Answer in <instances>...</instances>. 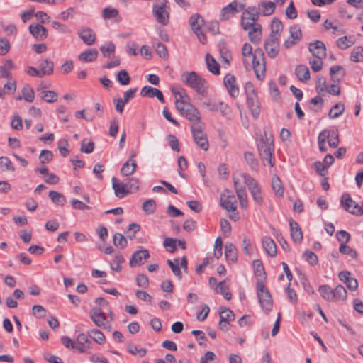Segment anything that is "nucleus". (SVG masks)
<instances>
[{
	"label": "nucleus",
	"mask_w": 363,
	"mask_h": 363,
	"mask_svg": "<svg viewBox=\"0 0 363 363\" xmlns=\"http://www.w3.org/2000/svg\"><path fill=\"white\" fill-rule=\"evenodd\" d=\"M242 55L245 66L250 65V62L252 60V67L257 78L259 80L263 79L265 76L266 65L262 49L259 48L253 52L252 45L246 43L242 45Z\"/></svg>",
	"instance_id": "f257e3e1"
},
{
	"label": "nucleus",
	"mask_w": 363,
	"mask_h": 363,
	"mask_svg": "<svg viewBox=\"0 0 363 363\" xmlns=\"http://www.w3.org/2000/svg\"><path fill=\"white\" fill-rule=\"evenodd\" d=\"M181 79L183 84L199 94L205 96L207 94L208 84L199 74L194 71L185 72L182 74Z\"/></svg>",
	"instance_id": "f03ea898"
},
{
	"label": "nucleus",
	"mask_w": 363,
	"mask_h": 363,
	"mask_svg": "<svg viewBox=\"0 0 363 363\" xmlns=\"http://www.w3.org/2000/svg\"><path fill=\"white\" fill-rule=\"evenodd\" d=\"M259 154L264 165L269 164L271 167L274 165V145L272 137L262 138L257 145Z\"/></svg>",
	"instance_id": "7ed1b4c3"
},
{
	"label": "nucleus",
	"mask_w": 363,
	"mask_h": 363,
	"mask_svg": "<svg viewBox=\"0 0 363 363\" xmlns=\"http://www.w3.org/2000/svg\"><path fill=\"white\" fill-rule=\"evenodd\" d=\"M328 141L331 147H337L339 145V133L337 128L324 129L318 135V149L321 152H325L328 150L325 143Z\"/></svg>",
	"instance_id": "20e7f679"
},
{
	"label": "nucleus",
	"mask_w": 363,
	"mask_h": 363,
	"mask_svg": "<svg viewBox=\"0 0 363 363\" xmlns=\"http://www.w3.org/2000/svg\"><path fill=\"white\" fill-rule=\"evenodd\" d=\"M167 0H157L152 6V14L156 21L162 26L168 24L170 8Z\"/></svg>",
	"instance_id": "39448f33"
},
{
	"label": "nucleus",
	"mask_w": 363,
	"mask_h": 363,
	"mask_svg": "<svg viewBox=\"0 0 363 363\" xmlns=\"http://www.w3.org/2000/svg\"><path fill=\"white\" fill-rule=\"evenodd\" d=\"M245 91L247 96V106L254 118H258L261 108L254 86L251 82H247L245 85Z\"/></svg>",
	"instance_id": "423d86ee"
},
{
	"label": "nucleus",
	"mask_w": 363,
	"mask_h": 363,
	"mask_svg": "<svg viewBox=\"0 0 363 363\" xmlns=\"http://www.w3.org/2000/svg\"><path fill=\"white\" fill-rule=\"evenodd\" d=\"M259 13L257 6H251L245 9L241 16V26L242 29L247 30L251 27L257 25L259 20Z\"/></svg>",
	"instance_id": "0eeeda50"
},
{
	"label": "nucleus",
	"mask_w": 363,
	"mask_h": 363,
	"mask_svg": "<svg viewBox=\"0 0 363 363\" xmlns=\"http://www.w3.org/2000/svg\"><path fill=\"white\" fill-rule=\"evenodd\" d=\"M257 294L259 304L263 310L269 312L272 308V298L269 290L265 287L262 281L257 282Z\"/></svg>",
	"instance_id": "6e6552de"
},
{
	"label": "nucleus",
	"mask_w": 363,
	"mask_h": 363,
	"mask_svg": "<svg viewBox=\"0 0 363 363\" xmlns=\"http://www.w3.org/2000/svg\"><path fill=\"white\" fill-rule=\"evenodd\" d=\"M340 205L343 209L355 216L363 215V203L360 205L352 200L350 194L344 193L340 198Z\"/></svg>",
	"instance_id": "1a4fd4ad"
},
{
	"label": "nucleus",
	"mask_w": 363,
	"mask_h": 363,
	"mask_svg": "<svg viewBox=\"0 0 363 363\" xmlns=\"http://www.w3.org/2000/svg\"><path fill=\"white\" fill-rule=\"evenodd\" d=\"M264 49L270 58H275L279 52V38L268 36L264 40Z\"/></svg>",
	"instance_id": "9d476101"
},
{
	"label": "nucleus",
	"mask_w": 363,
	"mask_h": 363,
	"mask_svg": "<svg viewBox=\"0 0 363 363\" xmlns=\"http://www.w3.org/2000/svg\"><path fill=\"white\" fill-rule=\"evenodd\" d=\"M308 50L315 58L323 59L326 57V47L323 41L315 40L310 43Z\"/></svg>",
	"instance_id": "9b49d317"
},
{
	"label": "nucleus",
	"mask_w": 363,
	"mask_h": 363,
	"mask_svg": "<svg viewBox=\"0 0 363 363\" xmlns=\"http://www.w3.org/2000/svg\"><path fill=\"white\" fill-rule=\"evenodd\" d=\"M224 85L228 90V94L233 98H236L239 95V87L236 83V78L231 74H227L223 79Z\"/></svg>",
	"instance_id": "f8f14e48"
},
{
	"label": "nucleus",
	"mask_w": 363,
	"mask_h": 363,
	"mask_svg": "<svg viewBox=\"0 0 363 363\" xmlns=\"http://www.w3.org/2000/svg\"><path fill=\"white\" fill-rule=\"evenodd\" d=\"M150 257L149 251L145 249H140L135 251L131 256L129 264L131 267L140 266Z\"/></svg>",
	"instance_id": "ddd939ff"
},
{
	"label": "nucleus",
	"mask_w": 363,
	"mask_h": 363,
	"mask_svg": "<svg viewBox=\"0 0 363 363\" xmlns=\"http://www.w3.org/2000/svg\"><path fill=\"white\" fill-rule=\"evenodd\" d=\"M77 34L82 41L87 45H92L96 42V34L89 27H82L78 30Z\"/></svg>",
	"instance_id": "4468645a"
},
{
	"label": "nucleus",
	"mask_w": 363,
	"mask_h": 363,
	"mask_svg": "<svg viewBox=\"0 0 363 363\" xmlns=\"http://www.w3.org/2000/svg\"><path fill=\"white\" fill-rule=\"evenodd\" d=\"M339 279L345 283L347 289L350 291H356L358 288V281L354 278L351 277V273L349 271H342L338 274Z\"/></svg>",
	"instance_id": "2eb2a0df"
},
{
	"label": "nucleus",
	"mask_w": 363,
	"mask_h": 363,
	"mask_svg": "<svg viewBox=\"0 0 363 363\" xmlns=\"http://www.w3.org/2000/svg\"><path fill=\"white\" fill-rule=\"evenodd\" d=\"M111 182L112 187L117 197L123 198L130 194V190L128 189L126 183L120 182L116 177H113Z\"/></svg>",
	"instance_id": "dca6fc26"
},
{
	"label": "nucleus",
	"mask_w": 363,
	"mask_h": 363,
	"mask_svg": "<svg viewBox=\"0 0 363 363\" xmlns=\"http://www.w3.org/2000/svg\"><path fill=\"white\" fill-rule=\"evenodd\" d=\"M89 317L94 324L98 327H102L107 320L106 314L102 311L101 308L96 307L92 308L89 312Z\"/></svg>",
	"instance_id": "f3484780"
},
{
	"label": "nucleus",
	"mask_w": 363,
	"mask_h": 363,
	"mask_svg": "<svg viewBox=\"0 0 363 363\" xmlns=\"http://www.w3.org/2000/svg\"><path fill=\"white\" fill-rule=\"evenodd\" d=\"M220 203L221 206L227 211L235 212L236 211L237 201L233 194L226 195L225 194H222L220 196Z\"/></svg>",
	"instance_id": "a211bd4d"
},
{
	"label": "nucleus",
	"mask_w": 363,
	"mask_h": 363,
	"mask_svg": "<svg viewBox=\"0 0 363 363\" xmlns=\"http://www.w3.org/2000/svg\"><path fill=\"white\" fill-rule=\"evenodd\" d=\"M140 96L143 97H157L161 103H164V97L162 92L156 89L149 86H145L142 88L140 91Z\"/></svg>",
	"instance_id": "6ab92c4d"
},
{
	"label": "nucleus",
	"mask_w": 363,
	"mask_h": 363,
	"mask_svg": "<svg viewBox=\"0 0 363 363\" xmlns=\"http://www.w3.org/2000/svg\"><path fill=\"white\" fill-rule=\"evenodd\" d=\"M29 31L35 39L40 40L45 39L48 35V30L43 26L38 23L30 24L29 26Z\"/></svg>",
	"instance_id": "aec40b11"
},
{
	"label": "nucleus",
	"mask_w": 363,
	"mask_h": 363,
	"mask_svg": "<svg viewBox=\"0 0 363 363\" xmlns=\"http://www.w3.org/2000/svg\"><path fill=\"white\" fill-rule=\"evenodd\" d=\"M291 237L294 242H301L303 240L302 230L298 223L293 219L289 220Z\"/></svg>",
	"instance_id": "412c9836"
},
{
	"label": "nucleus",
	"mask_w": 363,
	"mask_h": 363,
	"mask_svg": "<svg viewBox=\"0 0 363 363\" xmlns=\"http://www.w3.org/2000/svg\"><path fill=\"white\" fill-rule=\"evenodd\" d=\"M233 183L240 206L242 208H246L247 206V195L245 188L239 185L238 182L235 179H233Z\"/></svg>",
	"instance_id": "4be33fe9"
},
{
	"label": "nucleus",
	"mask_w": 363,
	"mask_h": 363,
	"mask_svg": "<svg viewBox=\"0 0 363 363\" xmlns=\"http://www.w3.org/2000/svg\"><path fill=\"white\" fill-rule=\"evenodd\" d=\"M257 8L259 13L260 12L262 16H268L274 12L276 5L275 3L272 1H262L259 3Z\"/></svg>",
	"instance_id": "5701e85b"
},
{
	"label": "nucleus",
	"mask_w": 363,
	"mask_h": 363,
	"mask_svg": "<svg viewBox=\"0 0 363 363\" xmlns=\"http://www.w3.org/2000/svg\"><path fill=\"white\" fill-rule=\"evenodd\" d=\"M236 6V1H233L225 7H223L220 13V20L226 21L231 16L237 13V10L235 8Z\"/></svg>",
	"instance_id": "b1692460"
},
{
	"label": "nucleus",
	"mask_w": 363,
	"mask_h": 363,
	"mask_svg": "<svg viewBox=\"0 0 363 363\" xmlns=\"http://www.w3.org/2000/svg\"><path fill=\"white\" fill-rule=\"evenodd\" d=\"M262 244L264 250L270 257L276 256L277 246L274 240L270 237H264L262 240Z\"/></svg>",
	"instance_id": "393cba45"
},
{
	"label": "nucleus",
	"mask_w": 363,
	"mask_h": 363,
	"mask_svg": "<svg viewBox=\"0 0 363 363\" xmlns=\"http://www.w3.org/2000/svg\"><path fill=\"white\" fill-rule=\"evenodd\" d=\"M185 111L182 114L191 123L201 121L200 113L198 109L191 105H187Z\"/></svg>",
	"instance_id": "a878e982"
},
{
	"label": "nucleus",
	"mask_w": 363,
	"mask_h": 363,
	"mask_svg": "<svg viewBox=\"0 0 363 363\" xmlns=\"http://www.w3.org/2000/svg\"><path fill=\"white\" fill-rule=\"evenodd\" d=\"M250 28L248 33L250 40L254 44H259L262 37V26L257 24Z\"/></svg>",
	"instance_id": "bb28decb"
},
{
	"label": "nucleus",
	"mask_w": 363,
	"mask_h": 363,
	"mask_svg": "<svg viewBox=\"0 0 363 363\" xmlns=\"http://www.w3.org/2000/svg\"><path fill=\"white\" fill-rule=\"evenodd\" d=\"M189 24L194 33H196L204 24V19L200 14L194 13L189 18Z\"/></svg>",
	"instance_id": "cd10ccee"
},
{
	"label": "nucleus",
	"mask_w": 363,
	"mask_h": 363,
	"mask_svg": "<svg viewBox=\"0 0 363 363\" xmlns=\"http://www.w3.org/2000/svg\"><path fill=\"white\" fill-rule=\"evenodd\" d=\"M206 63L207 65V68L213 74H220V65L216 61L214 57L207 53L206 55Z\"/></svg>",
	"instance_id": "c85d7f7f"
},
{
	"label": "nucleus",
	"mask_w": 363,
	"mask_h": 363,
	"mask_svg": "<svg viewBox=\"0 0 363 363\" xmlns=\"http://www.w3.org/2000/svg\"><path fill=\"white\" fill-rule=\"evenodd\" d=\"M98 57V51L96 49H88L82 52L78 58L83 62H91L96 60Z\"/></svg>",
	"instance_id": "c756f323"
},
{
	"label": "nucleus",
	"mask_w": 363,
	"mask_h": 363,
	"mask_svg": "<svg viewBox=\"0 0 363 363\" xmlns=\"http://www.w3.org/2000/svg\"><path fill=\"white\" fill-rule=\"evenodd\" d=\"M225 255L228 261L235 262L238 259V252L235 246L231 242H227L225 246Z\"/></svg>",
	"instance_id": "7c9ffc66"
},
{
	"label": "nucleus",
	"mask_w": 363,
	"mask_h": 363,
	"mask_svg": "<svg viewBox=\"0 0 363 363\" xmlns=\"http://www.w3.org/2000/svg\"><path fill=\"white\" fill-rule=\"evenodd\" d=\"M295 74L301 82H306L310 79V71L307 66L299 65L295 69Z\"/></svg>",
	"instance_id": "2f4dec72"
},
{
	"label": "nucleus",
	"mask_w": 363,
	"mask_h": 363,
	"mask_svg": "<svg viewBox=\"0 0 363 363\" xmlns=\"http://www.w3.org/2000/svg\"><path fill=\"white\" fill-rule=\"evenodd\" d=\"M22 96H18L16 97L17 100L24 99L27 102H33L35 99V92L33 88H31L29 85H26L23 87L22 90Z\"/></svg>",
	"instance_id": "473e14b6"
},
{
	"label": "nucleus",
	"mask_w": 363,
	"mask_h": 363,
	"mask_svg": "<svg viewBox=\"0 0 363 363\" xmlns=\"http://www.w3.org/2000/svg\"><path fill=\"white\" fill-rule=\"evenodd\" d=\"M137 164L135 160L130 159L123 164L121 172L125 176H130L135 172Z\"/></svg>",
	"instance_id": "72a5a7b5"
},
{
	"label": "nucleus",
	"mask_w": 363,
	"mask_h": 363,
	"mask_svg": "<svg viewBox=\"0 0 363 363\" xmlns=\"http://www.w3.org/2000/svg\"><path fill=\"white\" fill-rule=\"evenodd\" d=\"M283 28L284 26L281 21L279 19L274 18L271 23V34L269 36H274L279 38Z\"/></svg>",
	"instance_id": "f704fd0d"
},
{
	"label": "nucleus",
	"mask_w": 363,
	"mask_h": 363,
	"mask_svg": "<svg viewBox=\"0 0 363 363\" xmlns=\"http://www.w3.org/2000/svg\"><path fill=\"white\" fill-rule=\"evenodd\" d=\"M40 72L43 76L50 75L53 73L54 64L47 59L41 60L40 62Z\"/></svg>",
	"instance_id": "c9c22d12"
},
{
	"label": "nucleus",
	"mask_w": 363,
	"mask_h": 363,
	"mask_svg": "<svg viewBox=\"0 0 363 363\" xmlns=\"http://www.w3.org/2000/svg\"><path fill=\"white\" fill-rule=\"evenodd\" d=\"M318 291L321 296L328 301H334L333 289L328 285H321L318 288Z\"/></svg>",
	"instance_id": "e433bc0d"
},
{
	"label": "nucleus",
	"mask_w": 363,
	"mask_h": 363,
	"mask_svg": "<svg viewBox=\"0 0 363 363\" xmlns=\"http://www.w3.org/2000/svg\"><path fill=\"white\" fill-rule=\"evenodd\" d=\"M354 43L352 37L343 36L336 40V45L341 50H345L352 47Z\"/></svg>",
	"instance_id": "4c0bfd02"
},
{
	"label": "nucleus",
	"mask_w": 363,
	"mask_h": 363,
	"mask_svg": "<svg viewBox=\"0 0 363 363\" xmlns=\"http://www.w3.org/2000/svg\"><path fill=\"white\" fill-rule=\"evenodd\" d=\"M89 337L99 345L104 344L106 337L104 333L98 329H93L88 331Z\"/></svg>",
	"instance_id": "58836bf2"
},
{
	"label": "nucleus",
	"mask_w": 363,
	"mask_h": 363,
	"mask_svg": "<svg viewBox=\"0 0 363 363\" xmlns=\"http://www.w3.org/2000/svg\"><path fill=\"white\" fill-rule=\"evenodd\" d=\"M87 336L84 333H80L77 335L76 340L75 349L80 353H89V351H86L85 345L87 343Z\"/></svg>",
	"instance_id": "ea45409f"
},
{
	"label": "nucleus",
	"mask_w": 363,
	"mask_h": 363,
	"mask_svg": "<svg viewBox=\"0 0 363 363\" xmlns=\"http://www.w3.org/2000/svg\"><path fill=\"white\" fill-rule=\"evenodd\" d=\"M49 197L53 203L61 206H64L67 201L63 194L53 190L49 192Z\"/></svg>",
	"instance_id": "a19ab883"
},
{
	"label": "nucleus",
	"mask_w": 363,
	"mask_h": 363,
	"mask_svg": "<svg viewBox=\"0 0 363 363\" xmlns=\"http://www.w3.org/2000/svg\"><path fill=\"white\" fill-rule=\"evenodd\" d=\"M195 143L202 150L206 151L209 147V143L206 133L193 136Z\"/></svg>",
	"instance_id": "79ce46f5"
},
{
	"label": "nucleus",
	"mask_w": 363,
	"mask_h": 363,
	"mask_svg": "<svg viewBox=\"0 0 363 363\" xmlns=\"http://www.w3.org/2000/svg\"><path fill=\"white\" fill-rule=\"evenodd\" d=\"M340 71H343V67L340 65H335L330 67V74L332 81L338 83L342 79L344 74H340L339 72Z\"/></svg>",
	"instance_id": "37998d69"
},
{
	"label": "nucleus",
	"mask_w": 363,
	"mask_h": 363,
	"mask_svg": "<svg viewBox=\"0 0 363 363\" xmlns=\"http://www.w3.org/2000/svg\"><path fill=\"white\" fill-rule=\"evenodd\" d=\"M272 186L277 196L279 197L283 196L284 187L282 185V182L278 176L274 175L272 177Z\"/></svg>",
	"instance_id": "c03bdc74"
},
{
	"label": "nucleus",
	"mask_w": 363,
	"mask_h": 363,
	"mask_svg": "<svg viewBox=\"0 0 363 363\" xmlns=\"http://www.w3.org/2000/svg\"><path fill=\"white\" fill-rule=\"evenodd\" d=\"M345 111V105L342 103L335 104L328 113L330 118H336L340 116Z\"/></svg>",
	"instance_id": "a18cd8bd"
},
{
	"label": "nucleus",
	"mask_w": 363,
	"mask_h": 363,
	"mask_svg": "<svg viewBox=\"0 0 363 363\" xmlns=\"http://www.w3.org/2000/svg\"><path fill=\"white\" fill-rule=\"evenodd\" d=\"M350 58L354 62H363V46L354 47L351 52Z\"/></svg>",
	"instance_id": "49530a36"
},
{
	"label": "nucleus",
	"mask_w": 363,
	"mask_h": 363,
	"mask_svg": "<svg viewBox=\"0 0 363 363\" xmlns=\"http://www.w3.org/2000/svg\"><path fill=\"white\" fill-rule=\"evenodd\" d=\"M216 293H220L226 300H230L232 294L229 291L228 286L225 284V281L218 284L216 288Z\"/></svg>",
	"instance_id": "de8ad7c7"
},
{
	"label": "nucleus",
	"mask_w": 363,
	"mask_h": 363,
	"mask_svg": "<svg viewBox=\"0 0 363 363\" xmlns=\"http://www.w3.org/2000/svg\"><path fill=\"white\" fill-rule=\"evenodd\" d=\"M244 157L247 164L250 167L251 169L253 171H257L258 169V161L255 155L250 152H246L244 154Z\"/></svg>",
	"instance_id": "09e8293b"
},
{
	"label": "nucleus",
	"mask_w": 363,
	"mask_h": 363,
	"mask_svg": "<svg viewBox=\"0 0 363 363\" xmlns=\"http://www.w3.org/2000/svg\"><path fill=\"white\" fill-rule=\"evenodd\" d=\"M0 169L1 171H11L14 172L15 167H13L11 160L6 156L0 157Z\"/></svg>",
	"instance_id": "8fccbe9b"
},
{
	"label": "nucleus",
	"mask_w": 363,
	"mask_h": 363,
	"mask_svg": "<svg viewBox=\"0 0 363 363\" xmlns=\"http://www.w3.org/2000/svg\"><path fill=\"white\" fill-rule=\"evenodd\" d=\"M334 294V301L338 300H345L347 296V292L346 289L342 285H337L333 289Z\"/></svg>",
	"instance_id": "3c124183"
},
{
	"label": "nucleus",
	"mask_w": 363,
	"mask_h": 363,
	"mask_svg": "<svg viewBox=\"0 0 363 363\" xmlns=\"http://www.w3.org/2000/svg\"><path fill=\"white\" fill-rule=\"evenodd\" d=\"M315 89L319 94H323L324 92L327 91L326 80L323 76H317Z\"/></svg>",
	"instance_id": "603ef678"
},
{
	"label": "nucleus",
	"mask_w": 363,
	"mask_h": 363,
	"mask_svg": "<svg viewBox=\"0 0 363 363\" xmlns=\"http://www.w3.org/2000/svg\"><path fill=\"white\" fill-rule=\"evenodd\" d=\"M58 95L54 91H43L40 93V98L48 103H53L57 100Z\"/></svg>",
	"instance_id": "864d4df0"
},
{
	"label": "nucleus",
	"mask_w": 363,
	"mask_h": 363,
	"mask_svg": "<svg viewBox=\"0 0 363 363\" xmlns=\"http://www.w3.org/2000/svg\"><path fill=\"white\" fill-rule=\"evenodd\" d=\"M123 256L121 253H116L114 256L113 262L111 263L112 270L120 272L121 270V263L124 262Z\"/></svg>",
	"instance_id": "5fc2aeb1"
},
{
	"label": "nucleus",
	"mask_w": 363,
	"mask_h": 363,
	"mask_svg": "<svg viewBox=\"0 0 363 363\" xmlns=\"http://www.w3.org/2000/svg\"><path fill=\"white\" fill-rule=\"evenodd\" d=\"M142 208L146 214H152L156 210V203L153 199H148L143 203Z\"/></svg>",
	"instance_id": "6e6d98bb"
},
{
	"label": "nucleus",
	"mask_w": 363,
	"mask_h": 363,
	"mask_svg": "<svg viewBox=\"0 0 363 363\" xmlns=\"http://www.w3.org/2000/svg\"><path fill=\"white\" fill-rule=\"evenodd\" d=\"M219 316L220 320L224 321L231 322L235 320V315L233 312L227 308L220 310Z\"/></svg>",
	"instance_id": "4d7b16f0"
},
{
	"label": "nucleus",
	"mask_w": 363,
	"mask_h": 363,
	"mask_svg": "<svg viewBox=\"0 0 363 363\" xmlns=\"http://www.w3.org/2000/svg\"><path fill=\"white\" fill-rule=\"evenodd\" d=\"M116 79L123 86L128 85L130 82V77L125 69H121L118 72Z\"/></svg>",
	"instance_id": "13d9d810"
},
{
	"label": "nucleus",
	"mask_w": 363,
	"mask_h": 363,
	"mask_svg": "<svg viewBox=\"0 0 363 363\" xmlns=\"http://www.w3.org/2000/svg\"><path fill=\"white\" fill-rule=\"evenodd\" d=\"M250 194H252L254 201L259 205H261L263 202V198L262 196L261 189L258 185L253 188H250L249 189Z\"/></svg>",
	"instance_id": "bf43d9fd"
},
{
	"label": "nucleus",
	"mask_w": 363,
	"mask_h": 363,
	"mask_svg": "<svg viewBox=\"0 0 363 363\" xmlns=\"http://www.w3.org/2000/svg\"><path fill=\"white\" fill-rule=\"evenodd\" d=\"M273 235L276 237L277 241L279 242L283 250L286 252H288L290 249L289 245L282 235L281 233L279 230H274Z\"/></svg>",
	"instance_id": "052dcab7"
},
{
	"label": "nucleus",
	"mask_w": 363,
	"mask_h": 363,
	"mask_svg": "<svg viewBox=\"0 0 363 363\" xmlns=\"http://www.w3.org/2000/svg\"><path fill=\"white\" fill-rule=\"evenodd\" d=\"M113 244L116 247L125 248L128 245V241L127 239L121 233H116L113 235Z\"/></svg>",
	"instance_id": "680f3d73"
},
{
	"label": "nucleus",
	"mask_w": 363,
	"mask_h": 363,
	"mask_svg": "<svg viewBox=\"0 0 363 363\" xmlns=\"http://www.w3.org/2000/svg\"><path fill=\"white\" fill-rule=\"evenodd\" d=\"M115 45L113 43L109 42L101 46L100 50L104 57H110L111 55L115 52Z\"/></svg>",
	"instance_id": "e2e57ef3"
},
{
	"label": "nucleus",
	"mask_w": 363,
	"mask_h": 363,
	"mask_svg": "<svg viewBox=\"0 0 363 363\" xmlns=\"http://www.w3.org/2000/svg\"><path fill=\"white\" fill-rule=\"evenodd\" d=\"M339 251L343 255H350L353 259H355L357 257V252L345 243H342L340 245Z\"/></svg>",
	"instance_id": "0e129e2a"
},
{
	"label": "nucleus",
	"mask_w": 363,
	"mask_h": 363,
	"mask_svg": "<svg viewBox=\"0 0 363 363\" xmlns=\"http://www.w3.org/2000/svg\"><path fill=\"white\" fill-rule=\"evenodd\" d=\"M253 267L255 269V276L262 277L265 275L264 268L260 259L253 261Z\"/></svg>",
	"instance_id": "69168bd1"
},
{
	"label": "nucleus",
	"mask_w": 363,
	"mask_h": 363,
	"mask_svg": "<svg viewBox=\"0 0 363 363\" xmlns=\"http://www.w3.org/2000/svg\"><path fill=\"white\" fill-rule=\"evenodd\" d=\"M217 107H218V111H219L220 112L221 115L223 117L230 118V114H231V110L228 104L223 103V101H220V102H218Z\"/></svg>",
	"instance_id": "338daca9"
},
{
	"label": "nucleus",
	"mask_w": 363,
	"mask_h": 363,
	"mask_svg": "<svg viewBox=\"0 0 363 363\" xmlns=\"http://www.w3.org/2000/svg\"><path fill=\"white\" fill-rule=\"evenodd\" d=\"M303 257L311 265L314 266L318 264V257L313 252L306 250L303 254Z\"/></svg>",
	"instance_id": "774afa93"
}]
</instances>
